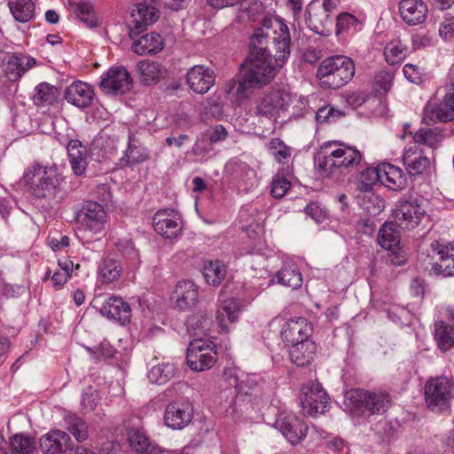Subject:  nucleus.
<instances>
[{
	"label": "nucleus",
	"mask_w": 454,
	"mask_h": 454,
	"mask_svg": "<svg viewBox=\"0 0 454 454\" xmlns=\"http://www.w3.org/2000/svg\"><path fill=\"white\" fill-rule=\"evenodd\" d=\"M290 43L288 27L281 20L265 17L251 36L249 55L239 78L230 81L226 92L243 98L249 89L270 82L276 67H281L288 59Z\"/></svg>",
	"instance_id": "1"
},
{
	"label": "nucleus",
	"mask_w": 454,
	"mask_h": 454,
	"mask_svg": "<svg viewBox=\"0 0 454 454\" xmlns=\"http://www.w3.org/2000/svg\"><path fill=\"white\" fill-rule=\"evenodd\" d=\"M361 161L362 154L356 148L337 140L324 143L314 158L318 176L333 184L343 182V169L357 166Z\"/></svg>",
	"instance_id": "2"
},
{
	"label": "nucleus",
	"mask_w": 454,
	"mask_h": 454,
	"mask_svg": "<svg viewBox=\"0 0 454 454\" xmlns=\"http://www.w3.org/2000/svg\"><path fill=\"white\" fill-rule=\"evenodd\" d=\"M354 61L344 55H335L325 59L317 70V77L321 86L337 90L352 80L355 75Z\"/></svg>",
	"instance_id": "3"
},
{
	"label": "nucleus",
	"mask_w": 454,
	"mask_h": 454,
	"mask_svg": "<svg viewBox=\"0 0 454 454\" xmlns=\"http://www.w3.org/2000/svg\"><path fill=\"white\" fill-rule=\"evenodd\" d=\"M23 182L30 193L37 199L45 200L52 207L59 185L56 168L35 163L25 172Z\"/></svg>",
	"instance_id": "4"
},
{
	"label": "nucleus",
	"mask_w": 454,
	"mask_h": 454,
	"mask_svg": "<svg viewBox=\"0 0 454 454\" xmlns=\"http://www.w3.org/2000/svg\"><path fill=\"white\" fill-rule=\"evenodd\" d=\"M454 381L447 376L430 378L424 387L427 407L433 412L444 413L454 397Z\"/></svg>",
	"instance_id": "5"
},
{
	"label": "nucleus",
	"mask_w": 454,
	"mask_h": 454,
	"mask_svg": "<svg viewBox=\"0 0 454 454\" xmlns=\"http://www.w3.org/2000/svg\"><path fill=\"white\" fill-rule=\"evenodd\" d=\"M292 103L293 96L288 90L274 89L258 98L254 114L269 121L276 120L279 112L286 111Z\"/></svg>",
	"instance_id": "6"
},
{
	"label": "nucleus",
	"mask_w": 454,
	"mask_h": 454,
	"mask_svg": "<svg viewBox=\"0 0 454 454\" xmlns=\"http://www.w3.org/2000/svg\"><path fill=\"white\" fill-rule=\"evenodd\" d=\"M215 321L207 317V314H189L185 318L186 332L192 336L210 335L212 327H218L223 333L229 332L228 324L238 320V314H215Z\"/></svg>",
	"instance_id": "7"
},
{
	"label": "nucleus",
	"mask_w": 454,
	"mask_h": 454,
	"mask_svg": "<svg viewBox=\"0 0 454 454\" xmlns=\"http://www.w3.org/2000/svg\"><path fill=\"white\" fill-rule=\"evenodd\" d=\"M346 399L354 404L355 409L364 408L371 414L381 415L391 406L392 400L386 391H369L364 389H351L346 395Z\"/></svg>",
	"instance_id": "8"
},
{
	"label": "nucleus",
	"mask_w": 454,
	"mask_h": 454,
	"mask_svg": "<svg viewBox=\"0 0 454 454\" xmlns=\"http://www.w3.org/2000/svg\"><path fill=\"white\" fill-rule=\"evenodd\" d=\"M427 216L420 200L408 196L398 200L394 211L396 224L403 230H413Z\"/></svg>",
	"instance_id": "9"
},
{
	"label": "nucleus",
	"mask_w": 454,
	"mask_h": 454,
	"mask_svg": "<svg viewBox=\"0 0 454 454\" xmlns=\"http://www.w3.org/2000/svg\"><path fill=\"white\" fill-rule=\"evenodd\" d=\"M216 362L215 345L200 338L190 342L187 348L186 363L194 372L210 369Z\"/></svg>",
	"instance_id": "10"
},
{
	"label": "nucleus",
	"mask_w": 454,
	"mask_h": 454,
	"mask_svg": "<svg viewBox=\"0 0 454 454\" xmlns=\"http://www.w3.org/2000/svg\"><path fill=\"white\" fill-rule=\"evenodd\" d=\"M300 403L304 414L316 416L326 411L329 396L321 385L311 382L302 387Z\"/></svg>",
	"instance_id": "11"
},
{
	"label": "nucleus",
	"mask_w": 454,
	"mask_h": 454,
	"mask_svg": "<svg viewBox=\"0 0 454 454\" xmlns=\"http://www.w3.org/2000/svg\"><path fill=\"white\" fill-rule=\"evenodd\" d=\"M159 19V11L152 1H143L135 5L129 20V36H137Z\"/></svg>",
	"instance_id": "12"
},
{
	"label": "nucleus",
	"mask_w": 454,
	"mask_h": 454,
	"mask_svg": "<svg viewBox=\"0 0 454 454\" xmlns=\"http://www.w3.org/2000/svg\"><path fill=\"white\" fill-rule=\"evenodd\" d=\"M432 263L431 274L435 276H454V246L443 244L438 240L432 242Z\"/></svg>",
	"instance_id": "13"
},
{
	"label": "nucleus",
	"mask_w": 454,
	"mask_h": 454,
	"mask_svg": "<svg viewBox=\"0 0 454 454\" xmlns=\"http://www.w3.org/2000/svg\"><path fill=\"white\" fill-rule=\"evenodd\" d=\"M132 79L123 67H113L101 76L99 87L108 94L121 95L130 90Z\"/></svg>",
	"instance_id": "14"
},
{
	"label": "nucleus",
	"mask_w": 454,
	"mask_h": 454,
	"mask_svg": "<svg viewBox=\"0 0 454 454\" xmlns=\"http://www.w3.org/2000/svg\"><path fill=\"white\" fill-rule=\"evenodd\" d=\"M154 231L166 239L176 238L182 230V223L178 212L172 208L157 211L153 217Z\"/></svg>",
	"instance_id": "15"
},
{
	"label": "nucleus",
	"mask_w": 454,
	"mask_h": 454,
	"mask_svg": "<svg viewBox=\"0 0 454 454\" xmlns=\"http://www.w3.org/2000/svg\"><path fill=\"white\" fill-rule=\"evenodd\" d=\"M185 82L194 93L205 94L215 83L214 70L204 65H195L188 69Z\"/></svg>",
	"instance_id": "16"
},
{
	"label": "nucleus",
	"mask_w": 454,
	"mask_h": 454,
	"mask_svg": "<svg viewBox=\"0 0 454 454\" xmlns=\"http://www.w3.org/2000/svg\"><path fill=\"white\" fill-rule=\"evenodd\" d=\"M76 218L86 229L99 233L105 228L106 213L99 203L87 201L77 213Z\"/></svg>",
	"instance_id": "17"
},
{
	"label": "nucleus",
	"mask_w": 454,
	"mask_h": 454,
	"mask_svg": "<svg viewBox=\"0 0 454 454\" xmlns=\"http://www.w3.org/2000/svg\"><path fill=\"white\" fill-rule=\"evenodd\" d=\"M192 416L193 410L189 402L176 401L167 405L164 423L171 429L180 430L192 421Z\"/></svg>",
	"instance_id": "18"
},
{
	"label": "nucleus",
	"mask_w": 454,
	"mask_h": 454,
	"mask_svg": "<svg viewBox=\"0 0 454 454\" xmlns=\"http://www.w3.org/2000/svg\"><path fill=\"white\" fill-rule=\"evenodd\" d=\"M313 327L310 322L303 317L288 319L282 326L281 336L288 345L309 340Z\"/></svg>",
	"instance_id": "19"
},
{
	"label": "nucleus",
	"mask_w": 454,
	"mask_h": 454,
	"mask_svg": "<svg viewBox=\"0 0 454 454\" xmlns=\"http://www.w3.org/2000/svg\"><path fill=\"white\" fill-rule=\"evenodd\" d=\"M39 448L43 454H63L73 451V443L66 432L51 430L40 438Z\"/></svg>",
	"instance_id": "20"
},
{
	"label": "nucleus",
	"mask_w": 454,
	"mask_h": 454,
	"mask_svg": "<svg viewBox=\"0 0 454 454\" xmlns=\"http://www.w3.org/2000/svg\"><path fill=\"white\" fill-rule=\"evenodd\" d=\"M275 426L293 445L299 443L306 436L309 430L307 424L294 415L278 419Z\"/></svg>",
	"instance_id": "21"
},
{
	"label": "nucleus",
	"mask_w": 454,
	"mask_h": 454,
	"mask_svg": "<svg viewBox=\"0 0 454 454\" xmlns=\"http://www.w3.org/2000/svg\"><path fill=\"white\" fill-rule=\"evenodd\" d=\"M305 21L308 27L321 35H326L330 33V27L333 20L330 14L318 5V2H311L306 8Z\"/></svg>",
	"instance_id": "22"
},
{
	"label": "nucleus",
	"mask_w": 454,
	"mask_h": 454,
	"mask_svg": "<svg viewBox=\"0 0 454 454\" xmlns=\"http://www.w3.org/2000/svg\"><path fill=\"white\" fill-rule=\"evenodd\" d=\"M398 9L402 20L409 26L420 25L427 18V4L422 0H402Z\"/></svg>",
	"instance_id": "23"
},
{
	"label": "nucleus",
	"mask_w": 454,
	"mask_h": 454,
	"mask_svg": "<svg viewBox=\"0 0 454 454\" xmlns=\"http://www.w3.org/2000/svg\"><path fill=\"white\" fill-rule=\"evenodd\" d=\"M92 87L83 82L77 81L70 84L65 91L66 100L78 108H85L91 105L94 99Z\"/></svg>",
	"instance_id": "24"
},
{
	"label": "nucleus",
	"mask_w": 454,
	"mask_h": 454,
	"mask_svg": "<svg viewBox=\"0 0 454 454\" xmlns=\"http://www.w3.org/2000/svg\"><path fill=\"white\" fill-rule=\"evenodd\" d=\"M68 160L76 176L85 174L89 165L87 147L78 139L70 140L67 146Z\"/></svg>",
	"instance_id": "25"
},
{
	"label": "nucleus",
	"mask_w": 454,
	"mask_h": 454,
	"mask_svg": "<svg viewBox=\"0 0 454 454\" xmlns=\"http://www.w3.org/2000/svg\"><path fill=\"white\" fill-rule=\"evenodd\" d=\"M453 120L454 106L446 104L445 97L440 104L429 101L426 105L423 121L427 125H432L437 121L448 122Z\"/></svg>",
	"instance_id": "26"
},
{
	"label": "nucleus",
	"mask_w": 454,
	"mask_h": 454,
	"mask_svg": "<svg viewBox=\"0 0 454 454\" xmlns=\"http://www.w3.org/2000/svg\"><path fill=\"white\" fill-rule=\"evenodd\" d=\"M380 183L393 191L403 190L408 184L406 175L403 169L390 163L379 166Z\"/></svg>",
	"instance_id": "27"
},
{
	"label": "nucleus",
	"mask_w": 454,
	"mask_h": 454,
	"mask_svg": "<svg viewBox=\"0 0 454 454\" xmlns=\"http://www.w3.org/2000/svg\"><path fill=\"white\" fill-rule=\"evenodd\" d=\"M35 64V59L31 57L12 54L8 57L4 64V72L10 82H16Z\"/></svg>",
	"instance_id": "28"
},
{
	"label": "nucleus",
	"mask_w": 454,
	"mask_h": 454,
	"mask_svg": "<svg viewBox=\"0 0 454 454\" xmlns=\"http://www.w3.org/2000/svg\"><path fill=\"white\" fill-rule=\"evenodd\" d=\"M175 294L176 307L181 310L192 309L199 301L198 286L191 280L180 281Z\"/></svg>",
	"instance_id": "29"
},
{
	"label": "nucleus",
	"mask_w": 454,
	"mask_h": 454,
	"mask_svg": "<svg viewBox=\"0 0 454 454\" xmlns=\"http://www.w3.org/2000/svg\"><path fill=\"white\" fill-rule=\"evenodd\" d=\"M403 165L411 176L422 174L430 167V160L417 146L407 149L403 156Z\"/></svg>",
	"instance_id": "30"
},
{
	"label": "nucleus",
	"mask_w": 454,
	"mask_h": 454,
	"mask_svg": "<svg viewBox=\"0 0 454 454\" xmlns=\"http://www.w3.org/2000/svg\"><path fill=\"white\" fill-rule=\"evenodd\" d=\"M149 150L133 136L129 137V145L124 155L120 160L121 167L144 162L149 159Z\"/></svg>",
	"instance_id": "31"
},
{
	"label": "nucleus",
	"mask_w": 454,
	"mask_h": 454,
	"mask_svg": "<svg viewBox=\"0 0 454 454\" xmlns=\"http://www.w3.org/2000/svg\"><path fill=\"white\" fill-rule=\"evenodd\" d=\"M163 48V40L161 36L154 32L141 36L133 43L131 49L138 55L156 54Z\"/></svg>",
	"instance_id": "32"
},
{
	"label": "nucleus",
	"mask_w": 454,
	"mask_h": 454,
	"mask_svg": "<svg viewBox=\"0 0 454 454\" xmlns=\"http://www.w3.org/2000/svg\"><path fill=\"white\" fill-rule=\"evenodd\" d=\"M289 352L292 362L298 366H305L310 364L316 351V346L310 340L293 343Z\"/></svg>",
	"instance_id": "33"
},
{
	"label": "nucleus",
	"mask_w": 454,
	"mask_h": 454,
	"mask_svg": "<svg viewBox=\"0 0 454 454\" xmlns=\"http://www.w3.org/2000/svg\"><path fill=\"white\" fill-rule=\"evenodd\" d=\"M136 68L140 82L145 85L157 82L164 72L163 67L156 61L141 60Z\"/></svg>",
	"instance_id": "34"
},
{
	"label": "nucleus",
	"mask_w": 454,
	"mask_h": 454,
	"mask_svg": "<svg viewBox=\"0 0 454 454\" xmlns=\"http://www.w3.org/2000/svg\"><path fill=\"white\" fill-rule=\"evenodd\" d=\"M238 4L236 21L240 24L254 21L264 11L263 4L259 0H240Z\"/></svg>",
	"instance_id": "35"
},
{
	"label": "nucleus",
	"mask_w": 454,
	"mask_h": 454,
	"mask_svg": "<svg viewBox=\"0 0 454 454\" xmlns=\"http://www.w3.org/2000/svg\"><path fill=\"white\" fill-rule=\"evenodd\" d=\"M434 337L442 352H447L454 347V326L443 321L434 324Z\"/></svg>",
	"instance_id": "36"
},
{
	"label": "nucleus",
	"mask_w": 454,
	"mask_h": 454,
	"mask_svg": "<svg viewBox=\"0 0 454 454\" xmlns=\"http://www.w3.org/2000/svg\"><path fill=\"white\" fill-rule=\"evenodd\" d=\"M8 5L13 18L19 22H27L35 16V4L32 0H9Z\"/></svg>",
	"instance_id": "37"
},
{
	"label": "nucleus",
	"mask_w": 454,
	"mask_h": 454,
	"mask_svg": "<svg viewBox=\"0 0 454 454\" xmlns=\"http://www.w3.org/2000/svg\"><path fill=\"white\" fill-rule=\"evenodd\" d=\"M66 429L75 438L78 442L88 439L87 423L76 414L67 413L64 417Z\"/></svg>",
	"instance_id": "38"
},
{
	"label": "nucleus",
	"mask_w": 454,
	"mask_h": 454,
	"mask_svg": "<svg viewBox=\"0 0 454 454\" xmlns=\"http://www.w3.org/2000/svg\"><path fill=\"white\" fill-rule=\"evenodd\" d=\"M90 150L92 155H96L97 160L101 161L115 153L116 144L109 136L100 135L94 139Z\"/></svg>",
	"instance_id": "39"
},
{
	"label": "nucleus",
	"mask_w": 454,
	"mask_h": 454,
	"mask_svg": "<svg viewBox=\"0 0 454 454\" xmlns=\"http://www.w3.org/2000/svg\"><path fill=\"white\" fill-rule=\"evenodd\" d=\"M378 181L380 182L379 166L377 168L366 167L356 177L355 185L359 192H368L372 190Z\"/></svg>",
	"instance_id": "40"
},
{
	"label": "nucleus",
	"mask_w": 454,
	"mask_h": 454,
	"mask_svg": "<svg viewBox=\"0 0 454 454\" xmlns=\"http://www.w3.org/2000/svg\"><path fill=\"white\" fill-rule=\"evenodd\" d=\"M278 284L296 290L302 286V277L295 266L283 267L276 274Z\"/></svg>",
	"instance_id": "41"
},
{
	"label": "nucleus",
	"mask_w": 454,
	"mask_h": 454,
	"mask_svg": "<svg viewBox=\"0 0 454 454\" xmlns=\"http://www.w3.org/2000/svg\"><path fill=\"white\" fill-rule=\"evenodd\" d=\"M203 276L208 285L218 286L226 276V268L217 260L207 262L203 267Z\"/></svg>",
	"instance_id": "42"
},
{
	"label": "nucleus",
	"mask_w": 454,
	"mask_h": 454,
	"mask_svg": "<svg viewBox=\"0 0 454 454\" xmlns=\"http://www.w3.org/2000/svg\"><path fill=\"white\" fill-rule=\"evenodd\" d=\"M378 242L381 247L391 250L400 243V234L395 230V224L393 223H385L378 233Z\"/></svg>",
	"instance_id": "43"
},
{
	"label": "nucleus",
	"mask_w": 454,
	"mask_h": 454,
	"mask_svg": "<svg viewBox=\"0 0 454 454\" xmlns=\"http://www.w3.org/2000/svg\"><path fill=\"white\" fill-rule=\"evenodd\" d=\"M176 367L173 363H163L153 366L148 372V379L152 383L163 385L176 373Z\"/></svg>",
	"instance_id": "44"
},
{
	"label": "nucleus",
	"mask_w": 454,
	"mask_h": 454,
	"mask_svg": "<svg viewBox=\"0 0 454 454\" xmlns=\"http://www.w3.org/2000/svg\"><path fill=\"white\" fill-rule=\"evenodd\" d=\"M32 98L36 106H51L57 99V89L48 82H41L35 86Z\"/></svg>",
	"instance_id": "45"
},
{
	"label": "nucleus",
	"mask_w": 454,
	"mask_h": 454,
	"mask_svg": "<svg viewBox=\"0 0 454 454\" xmlns=\"http://www.w3.org/2000/svg\"><path fill=\"white\" fill-rule=\"evenodd\" d=\"M11 454H32L35 450V438L16 434L10 439Z\"/></svg>",
	"instance_id": "46"
},
{
	"label": "nucleus",
	"mask_w": 454,
	"mask_h": 454,
	"mask_svg": "<svg viewBox=\"0 0 454 454\" xmlns=\"http://www.w3.org/2000/svg\"><path fill=\"white\" fill-rule=\"evenodd\" d=\"M121 271L120 262L113 258L104 259L98 267V273L103 283H111L118 279Z\"/></svg>",
	"instance_id": "47"
},
{
	"label": "nucleus",
	"mask_w": 454,
	"mask_h": 454,
	"mask_svg": "<svg viewBox=\"0 0 454 454\" xmlns=\"http://www.w3.org/2000/svg\"><path fill=\"white\" fill-rule=\"evenodd\" d=\"M361 21L349 12H342L336 18V34L355 33L361 29Z\"/></svg>",
	"instance_id": "48"
},
{
	"label": "nucleus",
	"mask_w": 454,
	"mask_h": 454,
	"mask_svg": "<svg viewBox=\"0 0 454 454\" xmlns=\"http://www.w3.org/2000/svg\"><path fill=\"white\" fill-rule=\"evenodd\" d=\"M442 138L443 133L436 128H421L413 136V139L416 143L424 144L428 146L437 145Z\"/></svg>",
	"instance_id": "49"
},
{
	"label": "nucleus",
	"mask_w": 454,
	"mask_h": 454,
	"mask_svg": "<svg viewBox=\"0 0 454 454\" xmlns=\"http://www.w3.org/2000/svg\"><path fill=\"white\" fill-rule=\"evenodd\" d=\"M223 114V104L218 97H210L201 104L200 117L202 120L220 118Z\"/></svg>",
	"instance_id": "50"
},
{
	"label": "nucleus",
	"mask_w": 454,
	"mask_h": 454,
	"mask_svg": "<svg viewBox=\"0 0 454 454\" xmlns=\"http://www.w3.org/2000/svg\"><path fill=\"white\" fill-rule=\"evenodd\" d=\"M408 48L402 43H392L384 51L386 61L390 65L401 62L407 55Z\"/></svg>",
	"instance_id": "51"
},
{
	"label": "nucleus",
	"mask_w": 454,
	"mask_h": 454,
	"mask_svg": "<svg viewBox=\"0 0 454 454\" xmlns=\"http://www.w3.org/2000/svg\"><path fill=\"white\" fill-rule=\"evenodd\" d=\"M128 441L129 446L137 453H141L149 446V440L145 432L138 428H132L128 431Z\"/></svg>",
	"instance_id": "52"
},
{
	"label": "nucleus",
	"mask_w": 454,
	"mask_h": 454,
	"mask_svg": "<svg viewBox=\"0 0 454 454\" xmlns=\"http://www.w3.org/2000/svg\"><path fill=\"white\" fill-rule=\"evenodd\" d=\"M74 12L77 17L87 27H94L97 26V20L93 13V7L90 3L82 2L75 5Z\"/></svg>",
	"instance_id": "53"
},
{
	"label": "nucleus",
	"mask_w": 454,
	"mask_h": 454,
	"mask_svg": "<svg viewBox=\"0 0 454 454\" xmlns=\"http://www.w3.org/2000/svg\"><path fill=\"white\" fill-rule=\"evenodd\" d=\"M131 309L121 297L113 295L104 301L99 312H130Z\"/></svg>",
	"instance_id": "54"
},
{
	"label": "nucleus",
	"mask_w": 454,
	"mask_h": 454,
	"mask_svg": "<svg viewBox=\"0 0 454 454\" xmlns=\"http://www.w3.org/2000/svg\"><path fill=\"white\" fill-rule=\"evenodd\" d=\"M270 151L279 163H285L291 156L290 148L279 138L271 139Z\"/></svg>",
	"instance_id": "55"
},
{
	"label": "nucleus",
	"mask_w": 454,
	"mask_h": 454,
	"mask_svg": "<svg viewBox=\"0 0 454 454\" xmlns=\"http://www.w3.org/2000/svg\"><path fill=\"white\" fill-rule=\"evenodd\" d=\"M99 401L97 391L92 387H88L82 395L81 405L85 412L95 410Z\"/></svg>",
	"instance_id": "56"
},
{
	"label": "nucleus",
	"mask_w": 454,
	"mask_h": 454,
	"mask_svg": "<svg viewBox=\"0 0 454 454\" xmlns=\"http://www.w3.org/2000/svg\"><path fill=\"white\" fill-rule=\"evenodd\" d=\"M394 74L392 71L382 69L374 76V84L377 90H382L387 92L389 90Z\"/></svg>",
	"instance_id": "57"
},
{
	"label": "nucleus",
	"mask_w": 454,
	"mask_h": 454,
	"mask_svg": "<svg viewBox=\"0 0 454 454\" xmlns=\"http://www.w3.org/2000/svg\"><path fill=\"white\" fill-rule=\"evenodd\" d=\"M291 187V183L284 176H277L271 184V195L274 198H282Z\"/></svg>",
	"instance_id": "58"
},
{
	"label": "nucleus",
	"mask_w": 454,
	"mask_h": 454,
	"mask_svg": "<svg viewBox=\"0 0 454 454\" xmlns=\"http://www.w3.org/2000/svg\"><path fill=\"white\" fill-rule=\"evenodd\" d=\"M88 350L96 354L98 356L104 358H111L116 352V349L106 340L101 341L99 345H96L93 348H88Z\"/></svg>",
	"instance_id": "59"
},
{
	"label": "nucleus",
	"mask_w": 454,
	"mask_h": 454,
	"mask_svg": "<svg viewBox=\"0 0 454 454\" xmlns=\"http://www.w3.org/2000/svg\"><path fill=\"white\" fill-rule=\"evenodd\" d=\"M304 211L316 223H322L326 217L325 210L317 202H310L306 206Z\"/></svg>",
	"instance_id": "60"
},
{
	"label": "nucleus",
	"mask_w": 454,
	"mask_h": 454,
	"mask_svg": "<svg viewBox=\"0 0 454 454\" xmlns=\"http://www.w3.org/2000/svg\"><path fill=\"white\" fill-rule=\"evenodd\" d=\"M404 76L413 83H420L423 81L422 69L416 65L406 64L403 68Z\"/></svg>",
	"instance_id": "61"
},
{
	"label": "nucleus",
	"mask_w": 454,
	"mask_h": 454,
	"mask_svg": "<svg viewBox=\"0 0 454 454\" xmlns=\"http://www.w3.org/2000/svg\"><path fill=\"white\" fill-rule=\"evenodd\" d=\"M227 135L228 132L222 124L215 125L207 132V137L211 144L225 140Z\"/></svg>",
	"instance_id": "62"
},
{
	"label": "nucleus",
	"mask_w": 454,
	"mask_h": 454,
	"mask_svg": "<svg viewBox=\"0 0 454 454\" xmlns=\"http://www.w3.org/2000/svg\"><path fill=\"white\" fill-rule=\"evenodd\" d=\"M116 247L118 250L122 253L124 255L130 256L132 259L137 257V253L135 250L134 244L129 239H122L119 240L116 243Z\"/></svg>",
	"instance_id": "63"
},
{
	"label": "nucleus",
	"mask_w": 454,
	"mask_h": 454,
	"mask_svg": "<svg viewBox=\"0 0 454 454\" xmlns=\"http://www.w3.org/2000/svg\"><path fill=\"white\" fill-rule=\"evenodd\" d=\"M439 35L440 36L445 40L449 41L454 38V22H447L441 24L439 27Z\"/></svg>",
	"instance_id": "64"
}]
</instances>
